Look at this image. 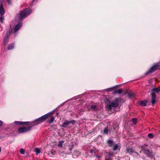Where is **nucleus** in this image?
Wrapping results in <instances>:
<instances>
[{
	"label": "nucleus",
	"instance_id": "obj_35",
	"mask_svg": "<svg viewBox=\"0 0 160 160\" xmlns=\"http://www.w3.org/2000/svg\"><path fill=\"white\" fill-rule=\"evenodd\" d=\"M2 122L0 120V127L2 126Z\"/></svg>",
	"mask_w": 160,
	"mask_h": 160
},
{
	"label": "nucleus",
	"instance_id": "obj_1",
	"mask_svg": "<svg viewBox=\"0 0 160 160\" xmlns=\"http://www.w3.org/2000/svg\"><path fill=\"white\" fill-rule=\"evenodd\" d=\"M31 9H24L20 11L17 14L15 18V20L16 22L18 23L15 27L13 30H11L9 32L10 33H15L18 31L20 28L22 26V22L23 19L27 17L31 12Z\"/></svg>",
	"mask_w": 160,
	"mask_h": 160
},
{
	"label": "nucleus",
	"instance_id": "obj_14",
	"mask_svg": "<svg viewBox=\"0 0 160 160\" xmlns=\"http://www.w3.org/2000/svg\"><path fill=\"white\" fill-rule=\"evenodd\" d=\"M32 124V122H22V125H31Z\"/></svg>",
	"mask_w": 160,
	"mask_h": 160
},
{
	"label": "nucleus",
	"instance_id": "obj_19",
	"mask_svg": "<svg viewBox=\"0 0 160 160\" xmlns=\"http://www.w3.org/2000/svg\"><path fill=\"white\" fill-rule=\"evenodd\" d=\"M122 92V89H119L118 90H115L114 91L113 93L114 94H116L117 93L120 94V93H121Z\"/></svg>",
	"mask_w": 160,
	"mask_h": 160
},
{
	"label": "nucleus",
	"instance_id": "obj_18",
	"mask_svg": "<svg viewBox=\"0 0 160 160\" xmlns=\"http://www.w3.org/2000/svg\"><path fill=\"white\" fill-rule=\"evenodd\" d=\"M14 45L13 43L9 44L8 47V50H12L14 48Z\"/></svg>",
	"mask_w": 160,
	"mask_h": 160
},
{
	"label": "nucleus",
	"instance_id": "obj_13",
	"mask_svg": "<svg viewBox=\"0 0 160 160\" xmlns=\"http://www.w3.org/2000/svg\"><path fill=\"white\" fill-rule=\"evenodd\" d=\"M69 124H70L69 121L66 120L65 122L63 123L62 127L64 128H67Z\"/></svg>",
	"mask_w": 160,
	"mask_h": 160
},
{
	"label": "nucleus",
	"instance_id": "obj_25",
	"mask_svg": "<svg viewBox=\"0 0 160 160\" xmlns=\"http://www.w3.org/2000/svg\"><path fill=\"white\" fill-rule=\"evenodd\" d=\"M15 124L18 125H22V122L16 121L14 122Z\"/></svg>",
	"mask_w": 160,
	"mask_h": 160
},
{
	"label": "nucleus",
	"instance_id": "obj_4",
	"mask_svg": "<svg viewBox=\"0 0 160 160\" xmlns=\"http://www.w3.org/2000/svg\"><path fill=\"white\" fill-rule=\"evenodd\" d=\"M159 68V63H155L153 64L152 66L148 69V72L146 73V74L147 75L149 73H151L155 71L158 68L160 69Z\"/></svg>",
	"mask_w": 160,
	"mask_h": 160
},
{
	"label": "nucleus",
	"instance_id": "obj_28",
	"mask_svg": "<svg viewBox=\"0 0 160 160\" xmlns=\"http://www.w3.org/2000/svg\"><path fill=\"white\" fill-rule=\"evenodd\" d=\"M20 152L21 154H23L25 153V150L23 149H21L20 150Z\"/></svg>",
	"mask_w": 160,
	"mask_h": 160
},
{
	"label": "nucleus",
	"instance_id": "obj_16",
	"mask_svg": "<svg viewBox=\"0 0 160 160\" xmlns=\"http://www.w3.org/2000/svg\"><path fill=\"white\" fill-rule=\"evenodd\" d=\"M107 142L108 144V146L110 147H112L114 145L113 142V141L108 140L107 141Z\"/></svg>",
	"mask_w": 160,
	"mask_h": 160
},
{
	"label": "nucleus",
	"instance_id": "obj_12",
	"mask_svg": "<svg viewBox=\"0 0 160 160\" xmlns=\"http://www.w3.org/2000/svg\"><path fill=\"white\" fill-rule=\"evenodd\" d=\"M50 113V114L49 116L48 117V118H50V119H48V122L49 123H51L53 122L54 120V118L53 116H52V113Z\"/></svg>",
	"mask_w": 160,
	"mask_h": 160
},
{
	"label": "nucleus",
	"instance_id": "obj_22",
	"mask_svg": "<svg viewBox=\"0 0 160 160\" xmlns=\"http://www.w3.org/2000/svg\"><path fill=\"white\" fill-rule=\"evenodd\" d=\"M64 141H60L59 142V143L58 145V146L60 147H62V144L64 142Z\"/></svg>",
	"mask_w": 160,
	"mask_h": 160
},
{
	"label": "nucleus",
	"instance_id": "obj_20",
	"mask_svg": "<svg viewBox=\"0 0 160 160\" xmlns=\"http://www.w3.org/2000/svg\"><path fill=\"white\" fill-rule=\"evenodd\" d=\"M108 127H107L104 129L103 131V133L104 134H107L108 132Z\"/></svg>",
	"mask_w": 160,
	"mask_h": 160
},
{
	"label": "nucleus",
	"instance_id": "obj_36",
	"mask_svg": "<svg viewBox=\"0 0 160 160\" xmlns=\"http://www.w3.org/2000/svg\"><path fill=\"white\" fill-rule=\"evenodd\" d=\"M73 147V145L72 147L69 148V150L71 151L72 150Z\"/></svg>",
	"mask_w": 160,
	"mask_h": 160
},
{
	"label": "nucleus",
	"instance_id": "obj_10",
	"mask_svg": "<svg viewBox=\"0 0 160 160\" xmlns=\"http://www.w3.org/2000/svg\"><path fill=\"white\" fill-rule=\"evenodd\" d=\"M5 13L4 10L3 5L2 3H1L0 5V14L1 16H3Z\"/></svg>",
	"mask_w": 160,
	"mask_h": 160
},
{
	"label": "nucleus",
	"instance_id": "obj_15",
	"mask_svg": "<svg viewBox=\"0 0 160 160\" xmlns=\"http://www.w3.org/2000/svg\"><path fill=\"white\" fill-rule=\"evenodd\" d=\"M128 95L129 98H132L134 97V94L132 92H128Z\"/></svg>",
	"mask_w": 160,
	"mask_h": 160
},
{
	"label": "nucleus",
	"instance_id": "obj_33",
	"mask_svg": "<svg viewBox=\"0 0 160 160\" xmlns=\"http://www.w3.org/2000/svg\"><path fill=\"white\" fill-rule=\"evenodd\" d=\"M113 154V152H109L108 153L109 157H111V156Z\"/></svg>",
	"mask_w": 160,
	"mask_h": 160
},
{
	"label": "nucleus",
	"instance_id": "obj_31",
	"mask_svg": "<svg viewBox=\"0 0 160 160\" xmlns=\"http://www.w3.org/2000/svg\"><path fill=\"white\" fill-rule=\"evenodd\" d=\"M70 124L71 123L72 125H74L75 122V121L74 120H72L71 121H69Z\"/></svg>",
	"mask_w": 160,
	"mask_h": 160
},
{
	"label": "nucleus",
	"instance_id": "obj_21",
	"mask_svg": "<svg viewBox=\"0 0 160 160\" xmlns=\"http://www.w3.org/2000/svg\"><path fill=\"white\" fill-rule=\"evenodd\" d=\"M113 150L114 151L117 150L118 148V145L117 144H114L113 146Z\"/></svg>",
	"mask_w": 160,
	"mask_h": 160
},
{
	"label": "nucleus",
	"instance_id": "obj_23",
	"mask_svg": "<svg viewBox=\"0 0 160 160\" xmlns=\"http://www.w3.org/2000/svg\"><path fill=\"white\" fill-rule=\"evenodd\" d=\"M35 152L36 153L37 155H38V154L40 152V150L38 148H36L35 149Z\"/></svg>",
	"mask_w": 160,
	"mask_h": 160
},
{
	"label": "nucleus",
	"instance_id": "obj_3",
	"mask_svg": "<svg viewBox=\"0 0 160 160\" xmlns=\"http://www.w3.org/2000/svg\"><path fill=\"white\" fill-rule=\"evenodd\" d=\"M118 101L117 99H116L113 102L108 104L106 107L109 110H111L112 108H116L118 105Z\"/></svg>",
	"mask_w": 160,
	"mask_h": 160
},
{
	"label": "nucleus",
	"instance_id": "obj_7",
	"mask_svg": "<svg viewBox=\"0 0 160 160\" xmlns=\"http://www.w3.org/2000/svg\"><path fill=\"white\" fill-rule=\"evenodd\" d=\"M10 32H9L8 33H7V34L4 38V44L5 45H6L8 41L9 38L10 36Z\"/></svg>",
	"mask_w": 160,
	"mask_h": 160
},
{
	"label": "nucleus",
	"instance_id": "obj_32",
	"mask_svg": "<svg viewBox=\"0 0 160 160\" xmlns=\"http://www.w3.org/2000/svg\"><path fill=\"white\" fill-rule=\"evenodd\" d=\"M8 3L9 5H11L12 1L11 0H7Z\"/></svg>",
	"mask_w": 160,
	"mask_h": 160
},
{
	"label": "nucleus",
	"instance_id": "obj_8",
	"mask_svg": "<svg viewBox=\"0 0 160 160\" xmlns=\"http://www.w3.org/2000/svg\"><path fill=\"white\" fill-rule=\"evenodd\" d=\"M152 96V100L151 101V102L152 105H154L156 102V94L153 92H152L151 94Z\"/></svg>",
	"mask_w": 160,
	"mask_h": 160
},
{
	"label": "nucleus",
	"instance_id": "obj_17",
	"mask_svg": "<svg viewBox=\"0 0 160 160\" xmlns=\"http://www.w3.org/2000/svg\"><path fill=\"white\" fill-rule=\"evenodd\" d=\"M160 91V86L158 88H154L152 89V92H158Z\"/></svg>",
	"mask_w": 160,
	"mask_h": 160
},
{
	"label": "nucleus",
	"instance_id": "obj_6",
	"mask_svg": "<svg viewBox=\"0 0 160 160\" xmlns=\"http://www.w3.org/2000/svg\"><path fill=\"white\" fill-rule=\"evenodd\" d=\"M141 150L144 153L149 157H152V151L149 150L147 148L143 146L141 147Z\"/></svg>",
	"mask_w": 160,
	"mask_h": 160
},
{
	"label": "nucleus",
	"instance_id": "obj_29",
	"mask_svg": "<svg viewBox=\"0 0 160 160\" xmlns=\"http://www.w3.org/2000/svg\"><path fill=\"white\" fill-rule=\"evenodd\" d=\"M132 121L135 124L137 122V119L136 118H133L132 119Z\"/></svg>",
	"mask_w": 160,
	"mask_h": 160
},
{
	"label": "nucleus",
	"instance_id": "obj_34",
	"mask_svg": "<svg viewBox=\"0 0 160 160\" xmlns=\"http://www.w3.org/2000/svg\"><path fill=\"white\" fill-rule=\"evenodd\" d=\"M114 89V88H108V91H112V90H113V89Z\"/></svg>",
	"mask_w": 160,
	"mask_h": 160
},
{
	"label": "nucleus",
	"instance_id": "obj_2",
	"mask_svg": "<svg viewBox=\"0 0 160 160\" xmlns=\"http://www.w3.org/2000/svg\"><path fill=\"white\" fill-rule=\"evenodd\" d=\"M50 114V113H47L38 118L34 120V121L32 122V124L34 123H35V124L32 125H33V127L34 126H36L37 125L42 123L44 122L45 120L48 118V117L49 116Z\"/></svg>",
	"mask_w": 160,
	"mask_h": 160
},
{
	"label": "nucleus",
	"instance_id": "obj_5",
	"mask_svg": "<svg viewBox=\"0 0 160 160\" xmlns=\"http://www.w3.org/2000/svg\"><path fill=\"white\" fill-rule=\"evenodd\" d=\"M33 127V125L27 127H24L19 128L18 129V131L19 133H24L28 132L31 131V128Z\"/></svg>",
	"mask_w": 160,
	"mask_h": 160
},
{
	"label": "nucleus",
	"instance_id": "obj_27",
	"mask_svg": "<svg viewBox=\"0 0 160 160\" xmlns=\"http://www.w3.org/2000/svg\"><path fill=\"white\" fill-rule=\"evenodd\" d=\"M96 106L95 105H93L91 106V108L93 110H96Z\"/></svg>",
	"mask_w": 160,
	"mask_h": 160
},
{
	"label": "nucleus",
	"instance_id": "obj_24",
	"mask_svg": "<svg viewBox=\"0 0 160 160\" xmlns=\"http://www.w3.org/2000/svg\"><path fill=\"white\" fill-rule=\"evenodd\" d=\"M148 138H153V135L152 133H150L148 135Z\"/></svg>",
	"mask_w": 160,
	"mask_h": 160
},
{
	"label": "nucleus",
	"instance_id": "obj_37",
	"mask_svg": "<svg viewBox=\"0 0 160 160\" xmlns=\"http://www.w3.org/2000/svg\"><path fill=\"white\" fill-rule=\"evenodd\" d=\"M105 160H112L111 157H109L108 158H106Z\"/></svg>",
	"mask_w": 160,
	"mask_h": 160
},
{
	"label": "nucleus",
	"instance_id": "obj_9",
	"mask_svg": "<svg viewBox=\"0 0 160 160\" xmlns=\"http://www.w3.org/2000/svg\"><path fill=\"white\" fill-rule=\"evenodd\" d=\"M126 152L127 153H128L130 154H131L134 152L136 153L134 151V150L132 147H128L126 149Z\"/></svg>",
	"mask_w": 160,
	"mask_h": 160
},
{
	"label": "nucleus",
	"instance_id": "obj_26",
	"mask_svg": "<svg viewBox=\"0 0 160 160\" xmlns=\"http://www.w3.org/2000/svg\"><path fill=\"white\" fill-rule=\"evenodd\" d=\"M96 150H95V149H92L90 151V152L92 154L93 153H94L95 154L96 153Z\"/></svg>",
	"mask_w": 160,
	"mask_h": 160
},
{
	"label": "nucleus",
	"instance_id": "obj_38",
	"mask_svg": "<svg viewBox=\"0 0 160 160\" xmlns=\"http://www.w3.org/2000/svg\"><path fill=\"white\" fill-rule=\"evenodd\" d=\"M158 63H159V66H160L159 69H160V62H158Z\"/></svg>",
	"mask_w": 160,
	"mask_h": 160
},
{
	"label": "nucleus",
	"instance_id": "obj_11",
	"mask_svg": "<svg viewBox=\"0 0 160 160\" xmlns=\"http://www.w3.org/2000/svg\"><path fill=\"white\" fill-rule=\"evenodd\" d=\"M148 102L147 100H142L139 101L138 104L142 106H145L146 105Z\"/></svg>",
	"mask_w": 160,
	"mask_h": 160
},
{
	"label": "nucleus",
	"instance_id": "obj_30",
	"mask_svg": "<svg viewBox=\"0 0 160 160\" xmlns=\"http://www.w3.org/2000/svg\"><path fill=\"white\" fill-rule=\"evenodd\" d=\"M0 19L1 23H2L3 22V20L4 19V17L3 16H1Z\"/></svg>",
	"mask_w": 160,
	"mask_h": 160
},
{
	"label": "nucleus",
	"instance_id": "obj_39",
	"mask_svg": "<svg viewBox=\"0 0 160 160\" xmlns=\"http://www.w3.org/2000/svg\"><path fill=\"white\" fill-rule=\"evenodd\" d=\"M35 1V0H33V2Z\"/></svg>",
	"mask_w": 160,
	"mask_h": 160
}]
</instances>
